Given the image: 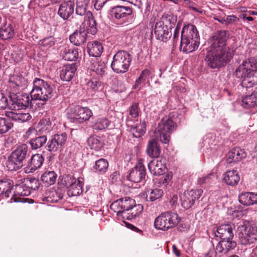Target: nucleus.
Instances as JSON below:
<instances>
[{
  "label": "nucleus",
  "mask_w": 257,
  "mask_h": 257,
  "mask_svg": "<svg viewBox=\"0 0 257 257\" xmlns=\"http://www.w3.org/2000/svg\"><path fill=\"white\" fill-rule=\"evenodd\" d=\"M228 37L226 31L218 30L209 38L208 41L210 46L205 61L211 68H218L224 66L233 57L234 51L226 44Z\"/></svg>",
  "instance_id": "nucleus-1"
},
{
  "label": "nucleus",
  "mask_w": 257,
  "mask_h": 257,
  "mask_svg": "<svg viewBox=\"0 0 257 257\" xmlns=\"http://www.w3.org/2000/svg\"><path fill=\"white\" fill-rule=\"evenodd\" d=\"M199 40L198 32L194 26H184L181 32L180 49L186 53L192 52L198 47Z\"/></svg>",
  "instance_id": "nucleus-2"
},
{
  "label": "nucleus",
  "mask_w": 257,
  "mask_h": 257,
  "mask_svg": "<svg viewBox=\"0 0 257 257\" xmlns=\"http://www.w3.org/2000/svg\"><path fill=\"white\" fill-rule=\"evenodd\" d=\"M33 83V89L30 93L32 99L39 100L45 103L53 96L52 88L47 82L35 78Z\"/></svg>",
  "instance_id": "nucleus-3"
},
{
  "label": "nucleus",
  "mask_w": 257,
  "mask_h": 257,
  "mask_svg": "<svg viewBox=\"0 0 257 257\" xmlns=\"http://www.w3.org/2000/svg\"><path fill=\"white\" fill-rule=\"evenodd\" d=\"M177 125L171 118H163L159 123L155 136L160 141L165 144H168L170 140L171 134L176 129Z\"/></svg>",
  "instance_id": "nucleus-4"
},
{
  "label": "nucleus",
  "mask_w": 257,
  "mask_h": 257,
  "mask_svg": "<svg viewBox=\"0 0 257 257\" xmlns=\"http://www.w3.org/2000/svg\"><path fill=\"white\" fill-rule=\"evenodd\" d=\"M131 61L132 57L128 53L119 51L113 56L111 67L117 73H125L127 71Z\"/></svg>",
  "instance_id": "nucleus-5"
},
{
  "label": "nucleus",
  "mask_w": 257,
  "mask_h": 257,
  "mask_svg": "<svg viewBox=\"0 0 257 257\" xmlns=\"http://www.w3.org/2000/svg\"><path fill=\"white\" fill-rule=\"evenodd\" d=\"M135 200L130 197L120 198L113 202L110 205V208L116 213L118 217L121 216L125 219V216L130 214L129 210L134 206Z\"/></svg>",
  "instance_id": "nucleus-6"
},
{
  "label": "nucleus",
  "mask_w": 257,
  "mask_h": 257,
  "mask_svg": "<svg viewBox=\"0 0 257 257\" xmlns=\"http://www.w3.org/2000/svg\"><path fill=\"white\" fill-rule=\"evenodd\" d=\"M237 233L239 240L243 245L253 243L257 240L256 226H238Z\"/></svg>",
  "instance_id": "nucleus-7"
},
{
  "label": "nucleus",
  "mask_w": 257,
  "mask_h": 257,
  "mask_svg": "<svg viewBox=\"0 0 257 257\" xmlns=\"http://www.w3.org/2000/svg\"><path fill=\"white\" fill-rule=\"evenodd\" d=\"M9 97L11 102L10 108L13 110L26 108L29 106L31 100L29 95L27 94H15L13 93ZM31 100L32 99H31Z\"/></svg>",
  "instance_id": "nucleus-8"
},
{
  "label": "nucleus",
  "mask_w": 257,
  "mask_h": 257,
  "mask_svg": "<svg viewBox=\"0 0 257 257\" xmlns=\"http://www.w3.org/2000/svg\"><path fill=\"white\" fill-rule=\"evenodd\" d=\"M202 192L201 189L185 191L180 195L181 206L186 209H189L194 204L195 200L201 197Z\"/></svg>",
  "instance_id": "nucleus-9"
},
{
  "label": "nucleus",
  "mask_w": 257,
  "mask_h": 257,
  "mask_svg": "<svg viewBox=\"0 0 257 257\" xmlns=\"http://www.w3.org/2000/svg\"><path fill=\"white\" fill-rule=\"evenodd\" d=\"M257 69V60L253 57L250 58L244 61L236 69L235 76L239 78H242L246 75L249 74L253 71Z\"/></svg>",
  "instance_id": "nucleus-10"
},
{
  "label": "nucleus",
  "mask_w": 257,
  "mask_h": 257,
  "mask_svg": "<svg viewBox=\"0 0 257 257\" xmlns=\"http://www.w3.org/2000/svg\"><path fill=\"white\" fill-rule=\"evenodd\" d=\"M67 139L66 134H55L52 137L47 144V150L52 153L61 151Z\"/></svg>",
  "instance_id": "nucleus-11"
},
{
  "label": "nucleus",
  "mask_w": 257,
  "mask_h": 257,
  "mask_svg": "<svg viewBox=\"0 0 257 257\" xmlns=\"http://www.w3.org/2000/svg\"><path fill=\"white\" fill-rule=\"evenodd\" d=\"M181 222V218L177 214L167 211L162 213L156 218L154 225H178Z\"/></svg>",
  "instance_id": "nucleus-12"
},
{
  "label": "nucleus",
  "mask_w": 257,
  "mask_h": 257,
  "mask_svg": "<svg viewBox=\"0 0 257 257\" xmlns=\"http://www.w3.org/2000/svg\"><path fill=\"white\" fill-rule=\"evenodd\" d=\"M71 117L78 122H83L89 120L92 116L91 111L87 107L75 106L70 109Z\"/></svg>",
  "instance_id": "nucleus-13"
},
{
  "label": "nucleus",
  "mask_w": 257,
  "mask_h": 257,
  "mask_svg": "<svg viewBox=\"0 0 257 257\" xmlns=\"http://www.w3.org/2000/svg\"><path fill=\"white\" fill-rule=\"evenodd\" d=\"M148 168L150 172L154 175H161L164 174L167 170L165 159L159 158V159L151 161L148 164Z\"/></svg>",
  "instance_id": "nucleus-14"
},
{
  "label": "nucleus",
  "mask_w": 257,
  "mask_h": 257,
  "mask_svg": "<svg viewBox=\"0 0 257 257\" xmlns=\"http://www.w3.org/2000/svg\"><path fill=\"white\" fill-rule=\"evenodd\" d=\"M154 32L157 39L162 41L166 42L171 36V32L167 25L159 21L156 23Z\"/></svg>",
  "instance_id": "nucleus-15"
},
{
  "label": "nucleus",
  "mask_w": 257,
  "mask_h": 257,
  "mask_svg": "<svg viewBox=\"0 0 257 257\" xmlns=\"http://www.w3.org/2000/svg\"><path fill=\"white\" fill-rule=\"evenodd\" d=\"M146 170L142 163L139 162L135 168L131 171L127 179L135 183L140 182L145 176Z\"/></svg>",
  "instance_id": "nucleus-16"
},
{
  "label": "nucleus",
  "mask_w": 257,
  "mask_h": 257,
  "mask_svg": "<svg viewBox=\"0 0 257 257\" xmlns=\"http://www.w3.org/2000/svg\"><path fill=\"white\" fill-rule=\"evenodd\" d=\"M83 22L82 28L87 32V33H90L94 35L97 32L96 23L92 13L88 11L85 16L83 18Z\"/></svg>",
  "instance_id": "nucleus-17"
},
{
  "label": "nucleus",
  "mask_w": 257,
  "mask_h": 257,
  "mask_svg": "<svg viewBox=\"0 0 257 257\" xmlns=\"http://www.w3.org/2000/svg\"><path fill=\"white\" fill-rule=\"evenodd\" d=\"M160 140L156 136L151 138L148 141L146 152L148 155L151 158H158L161 152V148L158 141Z\"/></svg>",
  "instance_id": "nucleus-18"
},
{
  "label": "nucleus",
  "mask_w": 257,
  "mask_h": 257,
  "mask_svg": "<svg viewBox=\"0 0 257 257\" xmlns=\"http://www.w3.org/2000/svg\"><path fill=\"white\" fill-rule=\"evenodd\" d=\"M246 156V153L243 149L235 148L231 150L226 155V162L228 164L238 162Z\"/></svg>",
  "instance_id": "nucleus-19"
},
{
  "label": "nucleus",
  "mask_w": 257,
  "mask_h": 257,
  "mask_svg": "<svg viewBox=\"0 0 257 257\" xmlns=\"http://www.w3.org/2000/svg\"><path fill=\"white\" fill-rule=\"evenodd\" d=\"M133 14L132 9L128 7L118 6L113 7L110 11V15L116 19L126 18Z\"/></svg>",
  "instance_id": "nucleus-20"
},
{
  "label": "nucleus",
  "mask_w": 257,
  "mask_h": 257,
  "mask_svg": "<svg viewBox=\"0 0 257 257\" xmlns=\"http://www.w3.org/2000/svg\"><path fill=\"white\" fill-rule=\"evenodd\" d=\"M28 150V146L26 144H21L12 152L10 156L12 158L13 160H15L23 166V161L26 158Z\"/></svg>",
  "instance_id": "nucleus-21"
},
{
  "label": "nucleus",
  "mask_w": 257,
  "mask_h": 257,
  "mask_svg": "<svg viewBox=\"0 0 257 257\" xmlns=\"http://www.w3.org/2000/svg\"><path fill=\"white\" fill-rule=\"evenodd\" d=\"M75 3L68 1L62 3L60 6L58 14L64 20H67L74 13Z\"/></svg>",
  "instance_id": "nucleus-22"
},
{
  "label": "nucleus",
  "mask_w": 257,
  "mask_h": 257,
  "mask_svg": "<svg viewBox=\"0 0 257 257\" xmlns=\"http://www.w3.org/2000/svg\"><path fill=\"white\" fill-rule=\"evenodd\" d=\"M213 233L215 236L219 237L222 240H231L233 237L232 228L228 226H219Z\"/></svg>",
  "instance_id": "nucleus-23"
},
{
  "label": "nucleus",
  "mask_w": 257,
  "mask_h": 257,
  "mask_svg": "<svg viewBox=\"0 0 257 257\" xmlns=\"http://www.w3.org/2000/svg\"><path fill=\"white\" fill-rule=\"evenodd\" d=\"M75 64L64 65L60 72V77L61 80L66 81H70L74 76L76 71Z\"/></svg>",
  "instance_id": "nucleus-24"
},
{
  "label": "nucleus",
  "mask_w": 257,
  "mask_h": 257,
  "mask_svg": "<svg viewBox=\"0 0 257 257\" xmlns=\"http://www.w3.org/2000/svg\"><path fill=\"white\" fill-rule=\"evenodd\" d=\"M86 38L87 32L81 28L79 31H76L70 36L69 40L75 45L79 46L84 43Z\"/></svg>",
  "instance_id": "nucleus-25"
},
{
  "label": "nucleus",
  "mask_w": 257,
  "mask_h": 257,
  "mask_svg": "<svg viewBox=\"0 0 257 257\" xmlns=\"http://www.w3.org/2000/svg\"><path fill=\"white\" fill-rule=\"evenodd\" d=\"M44 161V159L42 155L39 154L33 155L28 162L27 168L30 170V172H33L42 166Z\"/></svg>",
  "instance_id": "nucleus-26"
},
{
  "label": "nucleus",
  "mask_w": 257,
  "mask_h": 257,
  "mask_svg": "<svg viewBox=\"0 0 257 257\" xmlns=\"http://www.w3.org/2000/svg\"><path fill=\"white\" fill-rule=\"evenodd\" d=\"M88 53L93 57H99L103 52V48L100 42L94 41L87 44Z\"/></svg>",
  "instance_id": "nucleus-27"
},
{
  "label": "nucleus",
  "mask_w": 257,
  "mask_h": 257,
  "mask_svg": "<svg viewBox=\"0 0 257 257\" xmlns=\"http://www.w3.org/2000/svg\"><path fill=\"white\" fill-rule=\"evenodd\" d=\"M13 188V183L11 180L0 181V197L8 198L12 194V190Z\"/></svg>",
  "instance_id": "nucleus-28"
},
{
  "label": "nucleus",
  "mask_w": 257,
  "mask_h": 257,
  "mask_svg": "<svg viewBox=\"0 0 257 257\" xmlns=\"http://www.w3.org/2000/svg\"><path fill=\"white\" fill-rule=\"evenodd\" d=\"M30 193V189L27 187L23 185H18L16 187L15 194L13 195L11 199L15 202H22L23 199L19 196H28Z\"/></svg>",
  "instance_id": "nucleus-29"
},
{
  "label": "nucleus",
  "mask_w": 257,
  "mask_h": 257,
  "mask_svg": "<svg viewBox=\"0 0 257 257\" xmlns=\"http://www.w3.org/2000/svg\"><path fill=\"white\" fill-rule=\"evenodd\" d=\"M223 180L226 184L235 186L239 181L240 177L237 171L233 170L228 171L224 174Z\"/></svg>",
  "instance_id": "nucleus-30"
},
{
  "label": "nucleus",
  "mask_w": 257,
  "mask_h": 257,
  "mask_svg": "<svg viewBox=\"0 0 257 257\" xmlns=\"http://www.w3.org/2000/svg\"><path fill=\"white\" fill-rule=\"evenodd\" d=\"M15 35V31L12 25L6 22L0 27V38L8 40L12 38Z\"/></svg>",
  "instance_id": "nucleus-31"
},
{
  "label": "nucleus",
  "mask_w": 257,
  "mask_h": 257,
  "mask_svg": "<svg viewBox=\"0 0 257 257\" xmlns=\"http://www.w3.org/2000/svg\"><path fill=\"white\" fill-rule=\"evenodd\" d=\"M10 86L15 88V87L25 86L27 84V79L23 77L19 73H14L11 75L9 77Z\"/></svg>",
  "instance_id": "nucleus-32"
},
{
  "label": "nucleus",
  "mask_w": 257,
  "mask_h": 257,
  "mask_svg": "<svg viewBox=\"0 0 257 257\" xmlns=\"http://www.w3.org/2000/svg\"><path fill=\"white\" fill-rule=\"evenodd\" d=\"M5 115L14 120L22 122L28 121L32 118L31 115L29 113H17L13 111H6Z\"/></svg>",
  "instance_id": "nucleus-33"
},
{
  "label": "nucleus",
  "mask_w": 257,
  "mask_h": 257,
  "mask_svg": "<svg viewBox=\"0 0 257 257\" xmlns=\"http://www.w3.org/2000/svg\"><path fill=\"white\" fill-rule=\"evenodd\" d=\"M235 246V242L232 241L231 239H222L217 244L216 250L219 252H227L229 250L234 248Z\"/></svg>",
  "instance_id": "nucleus-34"
},
{
  "label": "nucleus",
  "mask_w": 257,
  "mask_h": 257,
  "mask_svg": "<svg viewBox=\"0 0 257 257\" xmlns=\"http://www.w3.org/2000/svg\"><path fill=\"white\" fill-rule=\"evenodd\" d=\"M241 79L242 85L245 87H250L253 85H257V69Z\"/></svg>",
  "instance_id": "nucleus-35"
},
{
  "label": "nucleus",
  "mask_w": 257,
  "mask_h": 257,
  "mask_svg": "<svg viewBox=\"0 0 257 257\" xmlns=\"http://www.w3.org/2000/svg\"><path fill=\"white\" fill-rule=\"evenodd\" d=\"M47 141V138L46 135H37L35 138L30 139L29 142L33 150H37L43 146Z\"/></svg>",
  "instance_id": "nucleus-36"
},
{
  "label": "nucleus",
  "mask_w": 257,
  "mask_h": 257,
  "mask_svg": "<svg viewBox=\"0 0 257 257\" xmlns=\"http://www.w3.org/2000/svg\"><path fill=\"white\" fill-rule=\"evenodd\" d=\"M241 105L245 108L253 107L257 105V92H253L250 95L242 98Z\"/></svg>",
  "instance_id": "nucleus-37"
},
{
  "label": "nucleus",
  "mask_w": 257,
  "mask_h": 257,
  "mask_svg": "<svg viewBox=\"0 0 257 257\" xmlns=\"http://www.w3.org/2000/svg\"><path fill=\"white\" fill-rule=\"evenodd\" d=\"M87 144L91 149H94L95 151L100 150L104 145L101 138L97 136L89 137L87 140Z\"/></svg>",
  "instance_id": "nucleus-38"
},
{
  "label": "nucleus",
  "mask_w": 257,
  "mask_h": 257,
  "mask_svg": "<svg viewBox=\"0 0 257 257\" xmlns=\"http://www.w3.org/2000/svg\"><path fill=\"white\" fill-rule=\"evenodd\" d=\"M36 128L37 135L47 136L51 130V124L47 119H42L38 123Z\"/></svg>",
  "instance_id": "nucleus-39"
},
{
  "label": "nucleus",
  "mask_w": 257,
  "mask_h": 257,
  "mask_svg": "<svg viewBox=\"0 0 257 257\" xmlns=\"http://www.w3.org/2000/svg\"><path fill=\"white\" fill-rule=\"evenodd\" d=\"M56 178L57 174L54 171L45 172L41 176L42 181L48 185L54 184Z\"/></svg>",
  "instance_id": "nucleus-40"
},
{
  "label": "nucleus",
  "mask_w": 257,
  "mask_h": 257,
  "mask_svg": "<svg viewBox=\"0 0 257 257\" xmlns=\"http://www.w3.org/2000/svg\"><path fill=\"white\" fill-rule=\"evenodd\" d=\"M143 205L140 204H136V202H135L134 206L131 207L128 212L130 214L125 216V219L127 220H131L138 216L143 211Z\"/></svg>",
  "instance_id": "nucleus-41"
},
{
  "label": "nucleus",
  "mask_w": 257,
  "mask_h": 257,
  "mask_svg": "<svg viewBox=\"0 0 257 257\" xmlns=\"http://www.w3.org/2000/svg\"><path fill=\"white\" fill-rule=\"evenodd\" d=\"M130 132L132 133L134 137L140 138L142 137L146 132V123L144 121L138 125L132 127Z\"/></svg>",
  "instance_id": "nucleus-42"
},
{
  "label": "nucleus",
  "mask_w": 257,
  "mask_h": 257,
  "mask_svg": "<svg viewBox=\"0 0 257 257\" xmlns=\"http://www.w3.org/2000/svg\"><path fill=\"white\" fill-rule=\"evenodd\" d=\"M82 192L81 181L80 178H78V182L68 188V194L69 196H77Z\"/></svg>",
  "instance_id": "nucleus-43"
},
{
  "label": "nucleus",
  "mask_w": 257,
  "mask_h": 257,
  "mask_svg": "<svg viewBox=\"0 0 257 257\" xmlns=\"http://www.w3.org/2000/svg\"><path fill=\"white\" fill-rule=\"evenodd\" d=\"M87 13V12H86V5H83L82 4L80 5V3L77 2V7L76 8V16H75V18L76 19H81L80 20L79 22H76L77 25L82 22L83 18L85 16Z\"/></svg>",
  "instance_id": "nucleus-44"
},
{
  "label": "nucleus",
  "mask_w": 257,
  "mask_h": 257,
  "mask_svg": "<svg viewBox=\"0 0 257 257\" xmlns=\"http://www.w3.org/2000/svg\"><path fill=\"white\" fill-rule=\"evenodd\" d=\"M252 192H243L238 196L239 202L243 205H252Z\"/></svg>",
  "instance_id": "nucleus-45"
},
{
  "label": "nucleus",
  "mask_w": 257,
  "mask_h": 257,
  "mask_svg": "<svg viewBox=\"0 0 257 257\" xmlns=\"http://www.w3.org/2000/svg\"><path fill=\"white\" fill-rule=\"evenodd\" d=\"M63 55V58L67 61H75L78 57V52L74 48L66 49Z\"/></svg>",
  "instance_id": "nucleus-46"
},
{
  "label": "nucleus",
  "mask_w": 257,
  "mask_h": 257,
  "mask_svg": "<svg viewBox=\"0 0 257 257\" xmlns=\"http://www.w3.org/2000/svg\"><path fill=\"white\" fill-rule=\"evenodd\" d=\"M93 68L92 69L98 75L102 76H103L106 71V66L105 63L103 62H97L93 64Z\"/></svg>",
  "instance_id": "nucleus-47"
},
{
  "label": "nucleus",
  "mask_w": 257,
  "mask_h": 257,
  "mask_svg": "<svg viewBox=\"0 0 257 257\" xmlns=\"http://www.w3.org/2000/svg\"><path fill=\"white\" fill-rule=\"evenodd\" d=\"M163 194V191L161 189H156L154 190H151L150 192L149 191L148 194H147V200L154 201L161 198Z\"/></svg>",
  "instance_id": "nucleus-48"
},
{
  "label": "nucleus",
  "mask_w": 257,
  "mask_h": 257,
  "mask_svg": "<svg viewBox=\"0 0 257 257\" xmlns=\"http://www.w3.org/2000/svg\"><path fill=\"white\" fill-rule=\"evenodd\" d=\"M13 126V123L10 120L0 117V134L6 133Z\"/></svg>",
  "instance_id": "nucleus-49"
},
{
  "label": "nucleus",
  "mask_w": 257,
  "mask_h": 257,
  "mask_svg": "<svg viewBox=\"0 0 257 257\" xmlns=\"http://www.w3.org/2000/svg\"><path fill=\"white\" fill-rule=\"evenodd\" d=\"M108 167V162L104 159H100L95 162L94 169L100 173H104Z\"/></svg>",
  "instance_id": "nucleus-50"
},
{
  "label": "nucleus",
  "mask_w": 257,
  "mask_h": 257,
  "mask_svg": "<svg viewBox=\"0 0 257 257\" xmlns=\"http://www.w3.org/2000/svg\"><path fill=\"white\" fill-rule=\"evenodd\" d=\"M109 122L107 119L105 118H101L99 119L93 125L94 129L97 130H102L107 128L109 125Z\"/></svg>",
  "instance_id": "nucleus-51"
},
{
  "label": "nucleus",
  "mask_w": 257,
  "mask_h": 257,
  "mask_svg": "<svg viewBox=\"0 0 257 257\" xmlns=\"http://www.w3.org/2000/svg\"><path fill=\"white\" fill-rule=\"evenodd\" d=\"M100 86V83L96 79L89 80L86 83V87L89 91H95Z\"/></svg>",
  "instance_id": "nucleus-52"
},
{
  "label": "nucleus",
  "mask_w": 257,
  "mask_h": 257,
  "mask_svg": "<svg viewBox=\"0 0 257 257\" xmlns=\"http://www.w3.org/2000/svg\"><path fill=\"white\" fill-rule=\"evenodd\" d=\"M6 165L8 169L10 171H17L23 166L21 164L13 160L11 156L9 157Z\"/></svg>",
  "instance_id": "nucleus-53"
},
{
  "label": "nucleus",
  "mask_w": 257,
  "mask_h": 257,
  "mask_svg": "<svg viewBox=\"0 0 257 257\" xmlns=\"http://www.w3.org/2000/svg\"><path fill=\"white\" fill-rule=\"evenodd\" d=\"M78 178L77 179L73 176L67 175L63 178V183L66 187L69 188L72 186L74 183L77 182Z\"/></svg>",
  "instance_id": "nucleus-54"
},
{
  "label": "nucleus",
  "mask_w": 257,
  "mask_h": 257,
  "mask_svg": "<svg viewBox=\"0 0 257 257\" xmlns=\"http://www.w3.org/2000/svg\"><path fill=\"white\" fill-rule=\"evenodd\" d=\"M55 44L54 38L53 37H48L40 41L39 44L45 48H49Z\"/></svg>",
  "instance_id": "nucleus-55"
},
{
  "label": "nucleus",
  "mask_w": 257,
  "mask_h": 257,
  "mask_svg": "<svg viewBox=\"0 0 257 257\" xmlns=\"http://www.w3.org/2000/svg\"><path fill=\"white\" fill-rule=\"evenodd\" d=\"M26 184L27 185L29 189L31 188L33 190L37 189L39 186L38 180L35 178L27 179Z\"/></svg>",
  "instance_id": "nucleus-56"
},
{
  "label": "nucleus",
  "mask_w": 257,
  "mask_h": 257,
  "mask_svg": "<svg viewBox=\"0 0 257 257\" xmlns=\"http://www.w3.org/2000/svg\"><path fill=\"white\" fill-rule=\"evenodd\" d=\"M11 102H8V99L2 93H0V109H3L7 108L8 106H11Z\"/></svg>",
  "instance_id": "nucleus-57"
},
{
  "label": "nucleus",
  "mask_w": 257,
  "mask_h": 257,
  "mask_svg": "<svg viewBox=\"0 0 257 257\" xmlns=\"http://www.w3.org/2000/svg\"><path fill=\"white\" fill-rule=\"evenodd\" d=\"M139 109L138 103L133 104L129 110V114L133 118L138 117L139 115Z\"/></svg>",
  "instance_id": "nucleus-58"
},
{
  "label": "nucleus",
  "mask_w": 257,
  "mask_h": 257,
  "mask_svg": "<svg viewBox=\"0 0 257 257\" xmlns=\"http://www.w3.org/2000/svg\"><path fill=\"white\" fill-rule=\"evenodd\" d=\"M63 197V194L61 191L52 192L50 195V198H53L51 200L52 202H57L61 199Z\"/></svg>",
  "instance_id": "nucleus-59"
},
{
  "label": "nucleus",
  "mask_w": 257,
  "mask_h": 257,
  "mask_svg": "<svg viewBox=\"0 0 257 257\" xmlns=\"http://www.w3.org/2000/svg\"><path fill=\"white\" fill-rule=\"evenodd\" d=\"M107 1L108 0H95L94 8L97 10H99Z\"/></svg>",
  "instance_id": "nucleus-60"
},
{
  "label": "nucleus",
  "mask_w": 257,
  "mask_h": 257,
  "mask_svg": "<svg viewBox=\"0 0 257 257\" xmlns=\"http://www.w3.org/2000/svg\"><path fill=\"white\" fill-rule=\"evenodd\" d=\"M172 174L171 172L167 174L161 179V181L163 184H167L172 179Z\"/></svg>",
  "instance_id": "nucleus-61"
},
{
  "label": "nucleus",
  "mask_w": 257,
  "mask_h": 257,
  "mask_svg": "<svg viewBox=\"0 0 257 257\" xmlns=\"http://www.w3.org/2000/svg\"><path fill=\"white\" fill-rule=\"evenodd\" d=\"M151 74V71L148 69H145L142 71L140 76L143 79V81H146V79Z\"/></svg>",
  "instance_id": "nucleus-62"
},
{
  "label": "nucleus",
  "mask_w": 257,
  "mask_h": 257,
  "mask_svg": "<svg viewBox=\"0 0 257 257\" xmlns=\"http://www.w3.org/2000/svg\"><path fill=\"white\" fill-rule=\"evenodd\" d=\"M26 136H27V137H28V138L34 134H36V135H37V128H35L33 127H30L28 130V131L26 132Z\"/></svg>",
  "instance_id": "nucleus-63"
},
{
  "label": "nucleus",
  "mask_w": 257,
  "mask_h": 257,
  "mask_svg": "<svg viewBox=\"0 0 257 257\" xmlns=\"http://www.w3.org/2000/svg\"><path fill=\"white\" fill-rule=\"evenodd\" d=\"M179 30H180V27L178 25L177 26L176 28H175V30L174 32L173 38L174 42H175V41H177L178 40L179 36Z\"/></svg>",
  "instance_id": "nucleus-64"
}]
</instances>
